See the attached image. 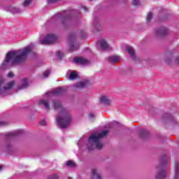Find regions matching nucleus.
Segmentation results:
<instances>
[{
	"mask_svg": "<svg viewBox=\"0 0 179 179\" xmlns=\"http://www.w3.org/2000/svg\"><path fill=\"white\" fill-rule=\"evenodd\" d=\"M33 45H28L23 49L18 50H13L6 54L4 62L1 65V68L5 69L6 64L13 65L15 64H22L27 60V55L31 52Z\"/></svg>",
	"mask_w": 179,
	"mask_h": 179,
	"instance_id": "nucleus-1",
	"label": "nucleus"
},
{
	"mask_svg": "<svg viewBox=\"0 0 179 179\" xmlns=\"http://www.w3.org/2000/svg\"><path fill=\"white\" fill-rule=\"evenodd\" d=\"M53 106L55 110H57L59 113L56 119L58 125L60 126V128H66L72 121V117L69 112H68L66 108L62 107V105H61V103L58 100L53 101Z\"/></svg>",
	"mask_w": 179,
	"mask_h": 179,
	"instance_id": "nucleus-2",
	"label": "nucleus"
},
{
	"mask_svg": "<svg viewBox=\"0 0 179 179\" xmlns=\"http://www.w3.org/2000/svg\"><path fill=\"white\" fill-rule=\"evenodd\" d=\"M107 134H108V131L103 130L101 132H94L92 134L88 139V143L87 144L88 150H94V149H102L103 148V143H101V138H104V136H107Z\"/></svg>",
	"mask_w": 179,
	"mask_h": 179,
	"instance_id": "nucleus-3",
	"label": "nucleus"
},
{
	"mask_svg": "<svg viewBox=\"0 0 179 179\" xmlns=\"http://www.w3.org/2000/svg\"><path fill=\"white\" fill-rule=\"evenodd\" d=\"M52 20L57 22L63 26H66L69 23V15L62 13H57L52 17Z\"/></svg>",
	"mask_w": 179,
	"mask_h": 179,
	"instance_id": "nucleus-4",
	"label": "nucleus"
},
{
	"mask_svg": "<svg viewBox=\"0 0 179 179\" xmlns=\"http://www.w3.org/2000/svg\"><path fill=\"white\" fill-rule=\"evenodd\" d=\"M15 85V81H10L8 83H5L3 78H0V94H3L9 89H12Z\"/></svg>",
	"mask_w": 179,
	"mask_h": 179,
	"instance_id": "nucleus-5",
	"label": "nucleus"
},
{
	"mask_svg": "<svg viewBox=\"0 0 179 179\" xmlns=\"http://www.w3.org/2000/svg\"><path fill=\"white\" fill-rule=\"evenodd\" d=\"M57 41V36L54 34H49L44 39L39 40L40 44H53Z\"/></svg>",
	"mask_w": 179,
	"mask_h": 179,
	"instance_id": "nucleus-6",
	"label": "nucleus"
},
{
	"mask_svg": "<svg viewBox=\"0 0 179 179\" xmlns=\"http://www.w3.org/2000/svg\"><path fill=\"white\" fill-rule=\"evenodd\" d=\"M69 43L70 44V51H77L79 48V45L75 42V35L71 34L69 36Z\"/></svg>",
	"mask_w": 179,
	"mask_h": 179,
	"instance_id": "nucleus-7",
	"label": "nucleus"
},
{
	"mask_svg": "<svg viewBox=\"0 0 179 179\" xmlns=\"http://www.w3.org/2000/svg\"><path fill=\"white\" fill-rule=\"evenodd\" d=\"M156 170L157 171L155 175V179H164L169 173L166 172L162 166H157Z\"/></svg>",
	"mask_w": 179,
	"mask_h": 179,
	"instance_id": "nucleus-8",
	"label": "nucleus"
},
{
	"mask_svg": "<svg viewBox=\"0 0 179 179\" xmlns=\"http://www.w3.org/2000/svg\"><path fill=\"white\" fill-rule=\"evenodd\" d=\"M156 35L157 37H164L166 36L167 33H169V30L164 27H162L155 31Z\"/></svg>",
	"mask_w": 179,
	"mask_h": 179,
	"instance_id": "nucleus-9",
	"label": "nucleus"
},
{
	"mask_svg": "<svg viewBox=\"0 0 179 179\" xmlns=\"http://www.w3.org/2000/svg\"><path fill=\"white\" fill-rule=\"evenodd\" d=\"M74 62L80 64V65H87L90 64V62L84 57H76L74 58Z\"/></svg>",
	"mask_w": 179,
	"mask_h": 179,
	"instance_id": "nucleus-10",
	"label": "nucleus"
},
{
	"mask_svg": "<svg viewBox=\"0 0 179 179\" xmlns=\"http://www.w3.org/2000/svg\"><path fill=\"white\" fill-rule=\"evenodd\" d=\"M62 93H64V88H58L53 90V92H47L45 97H50V96H54V94H61Z\"/></svg>",
	"mask_w": 179,
	"mask_h": 179,
	"instance_id": "nucleus-11",
	"label": "nucleus"
},
{
	"mask_svg": "<svg viewBox=\"0 0 179 179\" xmlns=\"http://www.w3.org/2000/svg\"><path fill=\"white\" fill-rule=\"evenodd\" d=\"M107 61L110 62V64H115L118 61H121V57L120 56L113 55L107 57Z\"/></svg>",
	"mask_w": 179,
	"mask_h": 179,
	"instance_id": "nucleus-12",
	"label": "nucleus"
},
{
	"mask_svg": "<svg viewBox=\"0 0 179 179\" xmlns=\"http://www.w3.org/2000/svg\"><path fill=\"white\" fill-rule=\"evenodd\" d=\"M127 52H129L130 57L132 58V59H136V55H135V50H134V48L132 47L128 46L126 48Z\"/></svg>",
	"mask_w": 179,
	"mask_h": 179,
	"instance_id": "nucleus-13",
	"label": "nucleus"
},
{
	"mask_svg": "<svg viewBox=\"0 0 179 179\" xmlns=\"http://www.w3.org/2000/svg\"><path fill=\"white\" fill-rule=\"evenodd\" d=\"M100 101L101 103H103V104H104L105 106H110V103H111L110 99H108V97L106 96H101Z\"/></svg>",
	"mask_w": 179,
	"mask_h": 179,
	"instance_id": "nucleus-14",
	"label": "nucleus"
},
{
	"mask_svg": "<svg viewBox=\"0 0 179 179\" xmlns=\"http://www.w3.org/2000/svg\"><path fill=\"white\" fill-rule=\"evenodd\" d=\"M100 45H101V50H103V51H106V50H108V43L104 39H101Z\"/></svg>",
	"mask_w": 179,
	"mask_h": 179,
	"instance_id": "nucleus-15",
	"label": "nucleus"
},
{
	"mask_svg": "<svg viewBox=\"0 0 179 179\" xmlns=\"http://www.w3.org/2000/svg\"><path fill=\"white\" fill-rule=\"evenodd\" d=\"M20 134H22V131L16 130V131L8 133L6 134V136H8V138H12L13 136H17V135H20Z\"/></svg>",
	"mask_w": 179,
	"mask_h": 179,
	"instance_id": "nucleus-16",
	"label": "nucleus"
},
{
	"mask_svg": "<svg viewBox=\"0 0 179 179\" xmlns=\"http://www.w3.org/2000/svg\"><path fill=\"white\" fill-rule=\"evenodd\" d=\"M92 179H101V176H100V174L99 172H97V169H93L92 171Z\"/></svg>",
	"mask_w": 179,
	"mask_h": 179,
	"instance_id": "nucleus-17",
	"label": "nucleus"
},
{
	"mask_svg": "<svg viewBox=\"0 0 179 179\" xmlns=\"http://www.w3.org/2000/svg\"><path fill=\"white\" fill-rule=\"evenodd\" d=\"M87 86H89V82L87 81L81 82L76 85V87L78 89L80 87H87Z\"/></svg>",
	"mask_w": 179,
	"mask_h": 179,
	"instance_id": "nucleus-18",
	"label": "nucleus"
},
{
	"mask_svg": "<svg viewBox=\"0 0 179 179\" xmlns=\"http://www.w3.org/2000/svg\"><path fill=\"white\" fill-rule=\"evenodd\" d=\"M40 104H43L44 106L45 110H50V105L48 104V101L45 99H41L39 101Z\"/></svg>",
	"mask_w": 179,
	"mask_h": 179,
	"instance_id": "nucleus-19",
	"label": "nucleus"
},
{
	"mask_svg": "<svg viewBox=\"0 0 179 179\" xmlns=\"http://www.w3.org/2000/svg\"><path fill=\"white\" fill-rule=\"evenodd\" d=\"M78 78V73H76V71H73L71 72L70 75H69V80H75V79H77Z\"/></svg>",
	"mask_w": 179,
	"mask_h": 179,
	"instance_id": "nucleus-20",
	"label": "nucleus"
},
{
	"mask_svg": "<svg viewBox=\"0 0 179 179\" xmlns=\"http://www.w3.org/2000/svg\"><path fill=\"white\" fill-rule=\"evenodd\" d=\"M29 86V81L27 80V78H23L22 79V84L21 87H20V90L21 89H26Z\"/></svg>",
	"mask_w": 179,
	"mask_h": 179,
	"instance_id": "nucleus-21",
	"label": "nucleus"
},
{
	"mask_svg": "<svg viewBox=\"0 0 179 179\" xmlns=\"http://www.w3.org/2000/svg\"><path fill=\"white\" fill-rule=\"evenodd\" d=\"M148 135H149V131H148L146 129L141 130V138H145V136H148Z\"/></svg>",
	"mask_w": 179,
	"mask_h": 179,
	"instance_id": "nucleus-22",
	"label": "nucleus"
},
{
	"mask_svg": "<svg viewBox=\"0 0 179 179\" xmlns=\"http://www.w3.org/2000/svg\"><path fill=\"white\" fill-rule=\"evenodd\" d=\"M31 2H33V0H24L22 5L24 8H27Z\"/></svg>",
	"mask_w": 179,
	"mask_h": 179,
	"instance_id": "nucleus-23",
	"label": "nucleus"
},
{
	"mask_svg": "<svg viewBox=\"0 0 179 179\" xmlns=\"http://www.w3.org/2000/svg\"><path fill=\"white\" fill-rule=\"evenodd\" d=\"M66 166L68 167H75V166H76V164L75 162H73V161H68L66 162Z\"/></svg>",
	"mask_w": 179,
	"mask_h": 179,
	"instance_id": "nucleus-24",
	"label": "nucleus"
},
{
	"mask_svg": "<svg viewBox=\"0 0 179 179\" xmlns=\"http://www.w3.org/2000/svg\"><path fill=\"white\" fill-rule=\"evenodd\" d=\"M152 19H153V13H148V15H147L146 21L147 22H150V20H152Z\"/></svg>",
	"mask_w": 179,
	"mask_h": 179,
	"instance_id": "nucleus-25",
	"label": "nucleus"
},
{
	"mask_svg": "<svg viewBox=\"0 0 179 179\" xmlns=\"http://www.w3.org/2000/svg\"><path fill=\"white\" fill-rule=\"evenodd\" d=\"M131 3L134 6H139L141 5L139 0H132Z\"/></svg>",
	"mask_w": 179,
	"mask_h": 179,
	"instance_id": "nucleus-26",
	"label": "nucleus"
},
{
	"mask_svg": "<svg viewBox=\"0 0 179 179\" xmlns=\"http://www.w3.org/2000/svg\"><path fill=\"white\" fill-rule=\"evenodd\" d=\"M50 73H51V71H50V70H46L45 72H43V76L45 78H48V75H50Z\"/></svg>",
	"mask_w": 179,
	"mask_h": 179,
	"instance_id": "nucleus-27",
	"label": "nucleus"
},
{
	"mask_svg": "<svg viewBox=\"0 0 179 179\" xmlns=\"http://www.w3.org/2000/svg\"><path fill=\"white\" fill-rule=\"evenodd\" d=\"M13 12V13H20V12H22V10L18 8H14Z\"/></svg>",
	"mask_w": 179,
	"mask_h": 179,
	"instance_id": "nucleus-28",
	"label": "nucleus"
},
{
	"mask_svg": "<svg viewBox=\"0 0 179 179\" xmlns=\"http://www.w3.org/2000/svg\"><path fill=\"white\" fill-rule=\"evenodd\" d=\"M7 76L8 78H13V76H15V74L13 73V72L10 71L8 73Z\"/></svg>",
	"mask_w": 179,
	"mask_h": 179,
	"instance_id": "nucleus-29",
	"label": "nucleus"
},
{
	"mask_svg": "<svg viewBox=\"0 0 179 179\" xmlns=\"http://www.w3.org/2000/svg\"><path fill=\"white\" fill-rule=\"evenodd\" d=\"M60 0H48V3H54L55 2H58Z\"/></svg>",
	"mask_w": 179,
	"mask_h": 179,
	"instance_id": "nucleus-30",
	"label": "nucleus"
},
{
	"mask_svg": "<svg viewBox=\"0 0 179 179\" xmlns=\"http://www.w3.org/2000/svg\"><path fill=\"white\" fill-rule=\"evenodd\" d=\"M56 54L59 58H62V53L60 51H57Z\"/></svg>",
	"mask_w": 179,
	"mask_h": 179,
	"instance_id": "nucleus-31",
	"label": "nucleus"
},
{
	"mask_svg": "<svg viewBox=\"0 0 179 179\" xmlns=\"http://www.w3.org/2000/svg\"><path fill=\"white\" fill-rule=\"evenodd\" d=\"M96 117V115L93 113H90L89 115V117L90 118V120H93V118H94Z\"/></svg>",
	"mask_w": 179,
	"mask_h": 179,
	"instance_id": "nucleus-32",
	"label": "nucleus"
},
{
	"mask_svg": "<svg viewBox=\"0 0 179 179\" xmlns=\"http://www.w3.org/2000/svg\"><path fill=\"white\" fill-rule=\"evenodd\" d=\"M40 124H41V125H43V126L45 125V124H46L45 120H41L40 122Z\"/></svg>",
	"mask_w": 179,
	"mask_h": 179,
	"instance_id": "nucleus-33",
	"label": "nucleus"
},
{
	"mask_svg": "<svg viewBox=\"0 0 179 179\" xmlns=\"http://www.w3.org/2000/svg\"><path fill=\"white\" fill-rule=\"evenodd\" d=\"M84 10L87 11V8L86 7H83Z\"/></svg>",
	"mask_w": 179,
	"mask_h": 179,
	"instance_id": "nucleus-34",
	"label": "nucleus"
},
{
	"mask_svg": "<svg viewBox=\"0 0 179 179\" xmlns=\"http://www.w3.org/2000/svg\"><path fill=\"white\" fill-rule=\"evenodd\" d=\"M0 171H2V166H0Z\"/></svg>",
	"mask_w": 179,
	"mask_h": 179,
	"instance_id": "nucleus-35",
	"label": "nucleus"
},
{
	"mask_svg": "<svg viewBox=\"0 0 179 179\" xmlns=\"http://www.w3.org/2000/svg\"><path fill=\"white\" fill-rule=\"evenodd\" d=\"M2 124H3V122H0V126L2 125Z\"/></svg>",
	"mask_w": 179,
	"mask_h": 179,
	"instance_id": "nucleus-36",
	"label": "nucleus"
},
{
	"mask_svg": "<svg viewBox=\"0 0 179 179\" xmlns=\"http://www.w3.org/2000/svg\"><path fill=\"white\" fill-rule=\"evenodd\" d=\"M89 1H93V0H89Z\"/></svg>",
	"mask_w": 179,
	"mask_h": 179,
	"instance_id": "nucleus-37",
	"label": "nucleus"
}]
</instances>
